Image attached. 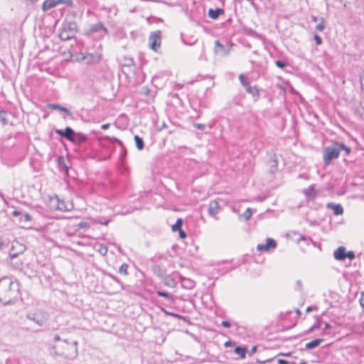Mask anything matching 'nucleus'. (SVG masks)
Listing matches in <instances>:
<instances>
[{"label":"nucleus","instance_id":"nucleus-1","mask_svg":"<svg viewBox=\"0 0 364 364\" xmlns=\"http://www.w3.org/2000/svg\"><path fill=\"white\" fill-rule=\"evenodd\" d=\"M19 284L8 277L0 279V302L8 305L18 296Z\"/></svg>","mask_w":364,"mask_h":364},{"label":"nucleus","instance_id":"nucleus-2","mask_svg":"<svg viewBox=\"0 0 364 364\" xmlns=\"http://www.w3.org/2000/svg\"><path fill=\"white\" fill-rule=\"evenodd\" d=\"M339 154L340 151L337 142L334 143L332 146L325 147L323 151V159L325 164L328 165L332 160L337 159Z\"/></svg>","mask_w":364,"mask_h":364},{"label":"nucleus","instance_id":"nucleus-3","mask_svg":"<svg viewBox=\"0 0 364 364\" xmlns=\"http://www.w3.org/2000/svg\"><path fill=\"white\" fill-rule=\"evenodd\" d=\"M16 245L18 246V252H9V257L11 258V266L14 269L21 270L23 269V261L18 258V255L22 254L26 249V246L21 243L17 242Z\"/></svg>","mask_w":364,"mask_h":364},{"label":"nucleus","instance_id":"nucleus-4","mask_svg":"<svg viewBox=\"0 0 364 364\" xmlns=\"http://www.w3.org/2000/svg\"><path fill=\"white\" fill-rule=\"evenodd\" d=\"M26 318L35 322L38 326H42L48 320V314L43 311H37L33 314H28Z\"/></svg>","mask_w":364,"mask_h":364},{"label":"nucleus","instance_id":"nucleus-5","mask_svg":"<svg viewBox=\"0 0 364 364\" xmlns=\"http://www.w3.org/2000/svg\"><path fill=\"white\" fill-rule=\"evenodd\" d=\"M60 4H65L68 6H72L73 1L72 0H45L42 4V9L43 11H47V10H49Z\"/></svg>","mask_w":364,"mask_h":364},{"label":"nucleus","instance_id":"nucleus-6","mask_svg":"<svg viewBox=\"0 0 364 364\" xmlns=\"http://www.w3.org/2000/svg\"><path fill=\"white\" fill-rule=\"evenodd\" d=\"M150 48L154 50L157 51L158 49L161 46V37L160 31H156L153 33L149 38Z\"/></svg>","mask_w":364,"mask_h":364},{"label":"nucleus","instance_id":"nucleus-7","mask_svg":"<svg viewBox=\"0 0 364 364\" xmlns=\"http://www.w3.org/2000/svg\"><path fill=\"white\" fill-rule=\"evenodd\" d=\"M102 58V55L101 53H82L81 60H85L87 63L89 64H95L101 61Z\"/></svg>","mask_w":364,"mask_h":364},{"label":"nucleus","instance_id":"nucleus-8","mask_svg":"<svg viewBox=\"0 0 364 364\" xmlns=\"http://www.w3.org/2000/svg\"><path fill=\"white\" fill-rule=\"evenodd\" d=\"M55 208L60 211H70L73 208V204L71 201H64L56 197Z\"/></svg>","mask_w":364,"mask_h":364},{"label":"nucleus","instance_id":"nucleus-9","mask_svg":"<svg viewBox=\"0 0 364 364\" xmlns=\"http://www.w3.org/2000/svg\"><path fill=\"white\" fill-rule=\"evenodd\" d=\"M277 246L276 241L272 238H267L265 244H259L257 246L258 251H269L270 249H274Z\"/></svg>","mask_w":364,"mask_h":364},{"label":"nucleus","instance_id":"nucleus-10","mask_svg":"<svg viewBox=\"0 0 364 364\" xmlns=\"http://www.w3.org/2000/svg\"><path fill=\"white\" fill-rule=\"evenodd\" d=\"M55 132L60 136L65 137L69 141L73 140V134H75L74 130L70 127H67L64 130L55 129Z\"/></svg>","mask_w":364,"mask_h":364},{"label":"nucleus","instance_id":"nucleus-11","mask_svg":"<svg viewBox=\"0 0 364 364\" xmlns=\"http://www.w3.org/2000/svg\"><path fill=\"white\" fill-rule=\"evenodd\" d=\"M326 207L333 211L336 215H342L343 213V208L341 204H336L333 203H328Z\"/></svg>","mask_w":364,"mask_h":364},{"label":"nucleus","instance_id":"nucleus-12","mask_svg":"<svg viewBox=\"0 0 364 364\" xmlns=\"http://www.w3.org/2000/svg\"><path fill=\"white\" fill-rule=\"evenodd\" d=\"M346 248L343 246L337 248L333 253L334 257L336 260L343 261L346 259Z\"/></svg>","mask_w":364,"mask_h":364},{"label":"nucleus","instance_id":"nucleus-13","mask_svg":"<svg viewBox=\"0 0 364 364\" xmlns=\"http://www.w3.org/2000/svg\"><path fill=\"white\" fill-rule=\"evenodd\" d=\"M219 212L218 203L216 200H211L209 203L208 213L210 215H215Z\"/></svg>","mask_w":364,"mask_h":364},{"label":"nucleus","instance_id":"nucleus-14","mask_svg":"<svg viewBox=\"0 0 364 364\" xmlns=\"http://www.w3.org/2000/svg\"><path fill=\"white\" fill-rule=\"evenodd\" d=\"M164 284L171 288H173L176 286V282L175 279L168 274L162 278Z\"/></svg>","mask_w":364,"mask_h":364},{"label":"nucleus","instance_id":"nucleus-15","mask_svg":"<svg viewBox=\"0 0 364 364\" xmlns=\"http://www.w3.org/2000/svg\"><path fill=\"white\" fill-rule=\"evenodd\" d=\"M86 140H87V137L85 136V135H84L82 133H75V134H73V140H71L70 141H72L73 143L80 144V143L85 141Z\"/></svg>","mask_w":364,"mask_h":364},{"label":"nucleus","instance_id":"nucleus-16","mask_svg":"<svg viewBox=\"0 0 364 364\" xmlns=\"http://www.w3.org/2000/svg\"><path fill=\"white\" fill-rule=\"evenodd\" d=\"M323 341V338L314 339L306 344V348L308 350L315 348L316 347L318 346Z\"/></svg>","mask_w":364,"mask_h":364},{"label":"nucleus","instance_id":"nucleus-17","mask_svg":"<svg viewBox=\"0 0 364 364\" xmlns=\"http://www.w3.org/2000/svg\"><path fill=\"white\" fill-rule=\"evenodd\" d=\"M224 14V11L222 9H217L215 10L210 9L208 11V16L213 19H216L218 17Z\"/></svg>","mask_w":364,"mask_h":364},{"label":"nucleus","instance_id":"nucleus-18","mask_svg":"<svg viewBox=\"0 0 364 364\" xmlns=\"http://www.w3.org/2000/svg\"><path fill=\"white\" fill-rule=\"evenodd\" d=\"M48 107L53 109H59L61 112L66 113L68 115L71 116L72 113L65 107L58 104H49Z\"/></svg>","mask_w":364,"mask_h":364},{"label":"nucleus","instance_id":"nucleus-19","mask_svg":"<svg viewBox=\"0 0 364 364\" xmlns=\"http://www.w3.org/2000/svg\"><path fill=\"white\" fill-rule=\"evenodd\" d=\"M153 272L161 279L166 274V271L164 269H162L159 265H155L153 267Z\"/></svg>","mask_w":364,"mask_h":364},{"label":"nucleus","instance_id":"nucleus-20","mask_svg":"<svg viewBox=\"0 0 364 364\" xmlns=\"http://www.w3.org/2000/svg\"><path fill=\"white\" fill-rule=\"evenodd\" d=\"M239 79L241 83L244 85V88L246 90V91H250L251 87L247 81V77L241 74L239 76Z\"/></svg>","mask_w":364,"mask_h":364},{"label":"nucleus","instance_id":"nucleus-21","mask_svg":"<svg viewBox=\"0 0 364 364\" xmlns=\"http://www.w3.org/2000/svg\"><path fill=\"white\" fill-rule=\"evenodd\" d=\"M214 50L215 53H220L223 52L224 53L227 54L229 52L228 50H225V47L223 45H222L218 41H216L215 42V48Z\"/></svg>","mask_w":364,"mask_h":364},{"label":"nucleus","instance_id":"nucleus-22","mask_svg":"<svg viewBox=\"0 0 364 364\" xmlns=\"http://www.w3.org/2000/svg\"><path fill=\"white\" fill-rule=\"evenodd\" d=\"M134 141L136 143V146L139 150H142L144 147V144L142 138H141L138 135L134 136Z\"/></svg>","mask_w":364,"mask_h":364},{"label":"nucleus","instance_id":"nucleus-23","mask_svg":"<svg viewBox=\"0 0 364 364\" xmlns=\"http://www.w3.org/2000/svg\"><path fill=\"white\" fill-rule=\"evenodd\" d=\"M246 348L245 347L237 346L235 348V353L240 355L241 358H245L246 355Z\"/></svg>","mask_w":364,"mask_h":364},{"label":"nucleus","instance_id":"nucleus-24","mask_svg":"<svg viewBox=\"0 0 364 364\" xmlns=\"http://www.w3.org/2000/svg\"><path fill=\"white\" fill-rule=\"evenodd\" d=\"M31 216L28 213H25L22 215V217L20 219V223L22 224L26 225L28 223L31 221Z\"/></svg>","mask_w":364,"mask_h":364},{"label":"nucleus","instance_id":"nucleus-25","mask_svg":"<svg viewBox=\"0 0 364 364\" xmlns=\"http://www.w3.org/2000/svg\"><path fill=\"white\" fill-rule=\"evenodd\" d=\"M183 225V220L181 218H178L176 223L172 225L171 229L173 232L178 231L181 229Z\"/></svg>","mask_w":364,"mask_h":364},{"label":"nucleus","instance_id":"nucleus-26","mask_svg":"<svg viewBox=\"0 0 364 364\" xmlns=\"http://www.w3.org/2000/svg\"><path fill=\"white\" fill-rule=\"evenodd\" d=\"M269 164V171L272 173H274L277 169V161L276 159H270Z\"/></svg>","mask_w":364,"mask_h":364},{"label":"nucleus","instance_id":"nucleus-27","mask_svg":"<svg viewBox=\"0 0 364 364\" xmlns=\"http://www.w3.org/2000/svg\"><path fill=\"white\" fill-rule=\"evenodd\" d=\"M156 294L160 296H163L168 300H173V296L168 294V292L166 291H161V290H159L156 291Z\"/></svg>","mask_w":364,"mask_h":364},{"label":"nucleus","instance_id":"nucleus-28","mask_svg":"<svg viewBox=\"0 0 364 364\" xmlns=\"http://www.w3.org/2000/svg\"><path fill=\"white\" fill-rule=\"evenodd\" d=\"M337 146H338V148H339V151L343 150L346 151V153L347 154H349L351 151V149L347 146H346L343 143H338L337 142Z\"/></svg>","mask_w":364,"mask_h":364},{"label":"nucleus","instance_id":"nucleus-29","mask_svg":"<svg viewBox=\"0 0 364 364\" xmlns=\"http://www.w3.org/2000/svg\"><path fill=\"white\" fill-rule=\"evenodd\" d=\"M98 246V248H97V252L102 256H105L107 253V246L105 245H97Z\"/></svg>","mask_w":364,"mask_h":364},{"label":"nucleus","instance_id":"nucleus-30","mask_svg":"<svg viewBox=\"0 0 364 364\" xmlns=\"http://www.w3.org/2000/svg\"><path fill=\"white\" fill-rule=\"evenodd\" d=\"M304 193H305V195L306 196L310 197V198H314L316 196L315 191L311 187H310L307 189H305L304 191Z\"/></svg>","mask_w":364,"mask_h":364},{"label":"nucleus","instance_id":"nucleus-31","mask_svg":"<svg viewBox=\"0 0 364 364\" xmlns=\"http://www.w3.org/2000/svg\"><path fill=\"white\" fill-rule=\"evenodd\" d=\"M0 122L3 125H6L8 123L6 112L4 111H0Z\"/></svg>","mask_w":364,"mask_h":364},{"label":"nucleus","instance_id":"nucleus-32","mask_svg":"<svg viewBox=\"0 0 364 364\" xmlns=\"http://www.w3.org/2000/svg\"><path fill=\"white\" fill-rule=\"evenodd\" d=\"M322 323H323L322 321L318 320V321L309 328V332H312L315 329H317V328H321Z\"/></svg>","mask_w":364,"mask_h":364},{"label":"nucleus","instance_id":"nucleus-33","mask_svg":"<svg viewBox=\"0 0 364 364\" xmlns=\"http://www.w3.org/2000/svg\"><path fill=\"white\" fill-rule=\"evenodd\" d=\"M252 215V210L248 208L246 209V210L243 213V214L242 215V216L246 220H249L251 216Z\"/></svg>","mask_w":364,"mask_h":364},{"label":"nucleus","instance_id":"nucleus-34","mask_svg":"<svg viewBox=\"0 0 364 364\" xmlns=\"http://www.w3.org/2000/svg\"><path fill=\"white\" fill-rule=\"evenodd\" d=\"M62 341L66 344H69L68 339L62 338L60 335L55 334L53 336V341L57 342Z\"/></svg>","mask_w":364,"mask_h":364},{"label":"nucleus","instance_id":"nucleus-35","mask_svg":"<svg viewBox=\"0 0 364 364\" xmlns=\"http://www.w3.org/2000/svg\"><path fill=\"white\" fill-rule=\"evenodd\" d=\"M128 264L124 263L121 265L119 269L120 274H127Z\"/></svg>","mask_w":364,"mask_h":364},{"label":"nucleus","instance_id":"nucleus-36","mask_svg":"<svg viewBox=\"0 0 364 364\" xmlns=\"http://www.w3.org/2000/svg\"><path fill=\"white\" fill-rule=\"evenodd\" d=\"M346 259H353L355 258V253L353 251L346 252Z\"/></svg>","mask_w":364,"mask_h":364},{"label":"nucleus","instance_id":"nucleus-37","mask_svg":"<svg viewBox=\"0 0 364 364\" xmlns=\"http://www.w3.org/2000/svg\"><path fill=\"white\" fill-rule=\"evenodd\" d=\"M360 304L361 307L363 308V312H364V291H362L360 293V297L359 299Z\"/></svg>","mask_w":364,"mask_h":364},{"label":"nucleus","instance_id":"nucleus-38","mask_svg":"<svg viewBox=\"0 0 364 364\" xmlns=\"http://www.w3.org/2000/svg\"><path fill=\"white\" fill-rule=\"evenodd\" d=\"M193 126L200 130H204L205 128V125L204 124L200 123H194Z\"/></svg>","mask_w":364,"mask_h":364},{"label":"nucleus","instance_id":"nucleus-39","mask_svg":"<svg viewBox=\"0 0 364 364\" xmlns=\"http://www.w3.org/2000/svg\"><path fill=\"white\" fill-rule=\"evenodd\" d=\"M58 161L59 165L63 166L65 167V169H68V167L65 165V161L63 156H60L58 159Z\"/></svg>","mask_w":364,"mask_h":364},{"label":"nucleus","instance_id":"nucleus-40","mask_svg":"<svg viewBox=\"0 0 364 364\" xmlns=\"http://www.w3.org/2000/svg\"><path fill=\"white\" fill-rule=\"evenodd\" d=\"M314 40L317 45H321L322 43L321 38L317 34L314 35Z\"/></svg>","mask_w":364,"mask_h":364},{"label":"nucleus","instance_id":"nucleus-41","mask_svg":"<svg viewBox=\"0 0 364 364\" xmlns=\"http://www.w3.org/2000/svg\"><path fill=\"white\" fill-rule=\"evenodd\" d=\"M17 242H14V243L12 244V246H11V251H10V252H14V250H17V252H18V248H19V247H18V246H17V245H16V243H17Z\"/></svg>","mask_w":364,"mask_h":364},{"label":"nucleus","instance_id":"nucleus-42","mask_svg":"<svg viewBox=\"0 0 364 364\" xmlns=\"http://www.w3.org/2000/svg\"><path fill=\"white\" fill-rule=\"evenodd\" d=\"M275 64L277 65V66H278L280 68H283L286 66V64L280 60H277L275 62Z\"/></svg>","mask_w":364,"mask_h":364},{"label":"nucleus","instance_id":"nucleus-43","mask_svg":"<svg viewBox=\"0 0 364 364\" xmlns=\"http://www.w3.org/2000/svg\"><path fill=\"white\" fill-rule=\"evenodd\" d=\"M323 325V327H322L321 328L325 331V330H327L328 328H331V325L329 323H328L327 322H323V323H322V326Z\"/></svg>","mask_w":364,"mask_h":364},{"label":"nucleus","instance_id":"nucleus-44","mask_svg":"<svg viewBox=\"0 0 364 364\" xmlns=\"http://www.w3.org/2000/svg\"><path fill=\"white\" fill-rule=\"evenodd\" d=\"M87 225H88V224H87V223H86V222H80V223L77 225V226H78V228H85L87 227Z\"/></svg>","mask_w":364,"mask_h":364},{"label":"nucleus","instance_id":"nucleus-45","mask_svg":"<svg viewBox=\"0 0 364 364\" xmlns=\"http://www.w3.org/2000/svg\"><path fill=\"white\" fill-rule=\"evenodd\" d=\"M178 232H179V237L183 239L186 237V232L182 229L179 230Z\"/></svg>","mask_w":364,"mask_h":364},{"label":"nucleus","instance_id":"nucleus-46","mask_svg":"<svg viewBox=\"0 0 364 364\" xmlns=\"http://www.w3.org/2000/svg\"><path fill=\"white\" fill-rule=\"evenodd\" d=\"M221 324L223 326L226 328H229L231 326V323L228 321H223Z\"/></svg>","mask_w":364,"mask_h":364},{"label":"nucleus","instance_id":"nucleus-47","mask_svg":"<svg viewBox=\"0 0 364 364\" xmlns=\"http://www.w3.org/2000/svg\"><path fill=\"white\" fill-rule=\"evenodd\" d=\"M65 31L64 30H63V31H62V32H61V33H60V38H61L63 40H68V39L70 38V37H69L68 36H64V33H65Z\"/></svg>","mask_w":364,"mask_h":364},{"label":"nucleus","instance_id":"nucleus-48","mask_svg":"<svg viewBox=\"0 0 364 364\" xmlns=\"http://www.w3.org/2000/svg\"><path fill=\"white\" fill-rule=\"evenodd\" d=\"M6 245V242L3 239L0 238V250H3Z\"/></svg>","mask_w":364,"mask_h":364},{"label":"nucleus","instance_id":"nucleus-49","mask_svg":"<svg viewBox=\"0 0 364 364\" xmlns=\"http://www.w3.org/2000/svg\"><path fill=\"white\" fill-rule=\"evenodd\" d=\"M11 214H12V215H13L14 217H17V216L21 215V214H22V213H21V212H20L19 210H14V211L12 212V213H11Z\"/></svg>","mask_w":364,"mask_h":364},{"label":"nucleus","instance_id":"nucleus-50","mask_svg":"<svg viewBox=\"0 0 364 364\" xmlns=\"http://www.w3.org/2000/svg\"><path fill=\"white\" fill-rule=\"evenodd\" d=\"M324 28V24L323 23H321L316 26V29L318 31H322Z\"/></svg>","mask_w":364,"mask_h":364},{"label":"nucleus","instance_id":"nucleus-51","mask_svg":"<svg viewBox=\"0 0 364 364\" xmlns=\"http://www.w3.org/2000/svg\"><path fill=\"white\" fill-rule=\"evenodd\" d=\"M65 54H66V57H65V58H66L67 60L70 59V58H71V56H72V54H71V53H70V50H68L67 53H66L65 52H64V53H63V55H65Z\"/></svg>","mask_w":364,"mask_h":364},{"label":"nucleus","instance_id":"nucleus-52","mask_svg":"<svg viewBox=\"0 0 364 364\" xmlns=\"http://www.w3.org/2000/svg\"><path fill=\"white\" fill-rule=\"evenodd\" d=\"M278 363L279 364H289V362L286 360H284V359H279L278 360Z\"/></svg>","mask_w":364,"mask_h":364},{"label":"nucleus","instance_id":"nucleus-53","mask_svg":"<svg viewBox=\"0 0 364 364\" xmlns=\"http://www.w3.org/2000/svg\"><path fill=\"white\" fill-rule=\"evenodd\" d=\"M74 346V350H75V355H76L77 353V341H74L73 343H72Z\"/></svg>","mask_w":364,"mask_h":364},{"label":"nucleus","instance_id":"nucleus-54","mask_svg":"<svg viewBox=\"0 0 364 364\" xmlns=\"http://www.w3.org/2000/svg\"><path fill=\"white\" fill-rule=\"evenodd\" d=\"M186 282H188V288H192L193 287V282L190 279H183Z\"/></svg>","mask_w":364,"mask_h":364},{"label":"nucleus","instance_id":"nucleus-55","mask_svg":"<svg viewBox=\"0 0 364 364\" xmlns=\"http://www.w3.org/2000/svg\"><path fill=\"white\" fill-rule=\"evenodd\" d=\"M256 351H257V346H252L250 351V355L255 353Z\"/></svg>","mask_w":364,"mask_h":364},{"label":"nucleus","instance_id":"nucleus-56","mask_svg":"<svg viewBox=\"0 0 364 364\" xmlns=\"http://www.w3.org/2000/svg\"><path fill=\"white\" fill-rule=\"evenodd\" d=\"M233 345V343L231 341H226L224 344L225 347H230Z\"/></svg>","mask_w":364,"mask_h":364},{"label":"nucleus","instance_id":"nucleus-57","mask_svg":"<svg viewBox=\"0 0 364 364\" xmlns=\"http://www.w3.org/2000/svg\"><path fill=\"white\" fill-rule=\"evenodd\" d=\"M109 277H111L114 281H115V282H119V279H118L117 277H116L115 276H113V275H112V274H109Z\"/></svg>","mask_w":364,"mask_h":364},{"label":"nucleus","instance_id":"nucleus-58","mask_svg":"<svg viewBox=\"0 0 364 364\" xmlns=\"http://www.w3.org/2000/svg\"><path fill=\"white\" fill-rule=\"evenodd\" d=\"M109 127V124H104L102 125L101 128L105 130V129H108Z\"/></svg>","mask_w":364,"mask_h":364},{"label":"nucleus","instance_id":"nucleus-59","mask_svg":"<svg viewBox=\"0 0 364 364\" xmlns=\"http://www.w3.org/2000/svg\"><path fill=\"white\" fill-rule=\"evenodd\" d=\"M271 360H272V359H267V360H264V361H260V360H257V363H264L269 362V361H271Z\"/></svg>","mask_w":364,"mask_h":364},{"label":"nucleus","instance_id":"nucleus-60","mask_svg":"<svg viewBox=\"0 0 364 364\" xmlns=\"http://www.w3.org/2000/svg\"><path fill=\"white\" fill-rule=\"evenodd\" d=\"M314 309V306H309V307H307V308H306V312H310V311H311Z\"/></svg>","mask_w":364,"mask_h":364},{"label":"nucleus","instance_id":"nucleus-61","mask_svg":"<svg viewBox=\"0 0 364 364\" xmlns=\"http://www.w3.org/2000/svg\"><path fill=\"white\" fill-rule=\"evenodd\" d=\"M252 93L253 95V97H255V96H258L259 92H252Z\"/></svg>","mask_w":364,"mask_h":364},{"label":"nucleus","instance_id":"nucleus-62","mask_svg":"<svg viewBox=\"0 0 364 364\" xmlns=\"http://www.w3.org/2000/svg\"><path fill=\"white\" fill-rule=\"evenodd\" d=\"M171 315L175 316V317H177V318H180L181 316L178 314H171Z\"/></svg>","mask_w":364,"mask_h":364},{"label":"nucleus","instance_id":"nucleus-63","mask_svg":"<svg viewBox=\"0 0 364 364\" xmlns=\"http://www.w3.org/2000/svg\"><path fill=\"white\" fill-rule=\"evenodd\" d=\"M296 313L299 315L301 314V311H300V310L296 309Z\"/></svg>","mask_w":364,"mask_h":364},{"label":"nucleus","instance_id":"nucleus-64","mask_svg":"<svg viewBox=\"0 0 364 364\" xmlns=\"http://www.w3.org/2000/svg\"><path fill=\"white\" fill-rule=\"evenodd\" d=\"M296 283H297L299 286H301V281H300V280H298V281L296 282Z\"/></svg>","mask_w":364,"mask_h":364}]
</instances>
